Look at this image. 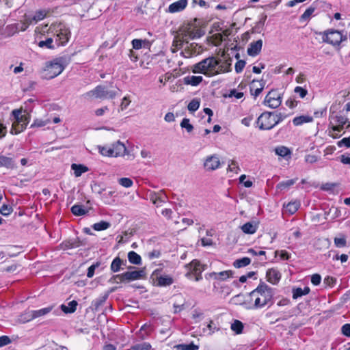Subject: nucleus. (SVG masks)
<instances>
[{"mask_svg": "<svg viewBox=\"0 0 350 350\" xmlns=\"http://www.w3.org/2000/svg\"><path fill=\"white\" fill-rule=\"evenodd\" d=\"M293 298L294 299H297L299 297H301L304 295H308L310 293V288L308 286L301 288H295L293 289Z\"/></svg>", "mask_w": 350, "mask_h": 350, "instance_id": "c85d7f7f", "label": "nucleus"}, {"mask_svg": "<svg viewBox=\"0 0 350 350\" xmlns=\"http://www.w3.org/2000/svg\"><path fill=\"white\" fill-rule=\"evenodd\" d=\"M150 200L157 206H161L167 200V197L163 190L156 193L153 192L150 194Z\"/></svg>", "mask_w": 350, "mask_h": 350, "instance_id": "2eb2a0df", "label": "nucleus"}, {"mask_svg": "<svg viewBox=\"0 0 350 350\" xmlns=\"http://www.w3.org/2000/svg\"><path fill=\"white\" fill-rule=\"evenodd\" d=\"M159 271V269L154 271L152 274L153 280H155V285L157 286H168L174 283V279L167 275H157V273Z\"/></svg>", "mask_w": 350, "mask_h": 350, "instance_id": "4468645a", "label": "nucleus"}, {"mask_svg": "<svg viewBox=\"0 0 350 350\" xmlns=\"http://www.w3.org/2000/svg\"><path fill=\"white\" fill-rule=\"evenodd\" d=\"M67 64L66 59L63 57L55 58L47 63L44 70V78L51 79L56 77L63 72Z\"/></svg>", "mask_w": 350, "mask_h": 350, "instance_id": "423d86ee", "label": "nucleus"}, {"mask_svg": "<svg viewBox=\"0 0 350 350\" xmlns=\"http://www.w3.org/2000/svg\"><path fill=\"white\" fill-rule=\"evenodd\" d=\"M48 12L46 10H38L35 12L33 16H30V19L33 23H37L38 21L43 20L46 16Z\"/></svg>", "mask_w": 350, "mask_h": 350, "instance_id": "c756f323", "label": "nucleus"}, {"mask_svg": "<svg viewBox=\"0 0 350 350\" xmlns=\"http://www.w3.org/2000/svg\"><path fill=\"white\" fill-rule=\"evenodd\" d=\"M221 56L224 57V61L221 62V60L219 59V69H218V71H219V74L221 73V72H230L232 68H231V66H232V59L230 57H226V54L225 53H222V55Z\"/></svg>", "mask_w": 350, "mask_h": 350, "instance_id": "f3484780", "label": "nucleus"}, {"mask_svg": "<svg viewBox=\"0 0 350 350\" xmlns=\"http://www.w3.org/2000/svg\"><path fill=\"white\" fill-rule=\"evenodd\" d=\"M64 245L65 249H70L75 248L79 247L82 243L80 242L79 239L77 240H69L64 242Z\"/></svg>", "mask_w": 350, "mask_h": 350, "instance_id": "09e8293b", "label": "nucleus"}, {"mask_svg": "<svg viewBox=\"0 0 350 350\" xmlns=\"http://www.w3.org/2000/svg\"><path fill=\"white\" fill-rule=\"evenodd\" d=\"M187 0H178L171 3L167 8V11L170 13L181 12L187 7Z\"/></svg>", "mask_w": 350, "mask_h": 350, "instance_id": "6ab92c4d", "label": "nucleus"}, {"mask_svg": "<svg viewBox=\"0 0 350 350\" xmlns=\"http://www.w3.org/2000/svg\"><path fill=\"white\" fill-rule=\"evenodd\" d=\"M346 239L344 236L334 239V244L337 247H343L346 245Z\"/></svg>", "mask_w": 350, "mask_h": 350, "instance_id": "4d7b16f0", "label": "nucleus"}, {"mask_svg": "<svg viewBox=\"0 0 350 350\" xmlns=\"http://www.w3.org/2000/svg\"><path fill=\"white\" fill-rule=\"evenodd\" d=\"M313 121V118L310 116L303 115L293 118V123L295 126H301L304 123H309Z\"/></svg>", "mask_w": 350, "mask_h": 350, "instance_id": "5701e85b", "label": "nucleus"}, {"mask_svg": "<svg viewBox=\"0 0 350 350\" xmlns=\"http://www.w3.org/2000/svg\"><path fill=\"white\" fill-rule=\"evenodd\" d=\"M193 43L190 44V46H187L184 51L181 52V55L186 58H189L192 57L193 55H195L197 54V52L196 50L193 49Z\"/></svg>", "mask_w": 350, "mask_h": 350, "instance_id": "37998d69", "label": "nucleus"}, {"mask_svg": "<svg viewBox=\"0 0 350 350\" xmlns=\"http://www.w3.org/2000/svg\"><path fill=\"white\" fill-rule=\"evenodd\" d=\"M98 149L99 153L105 157H119L129 154L124 144L119 140L111 145L98 146Z\"/></svg>", "mask_w": 350, "mask_h": 350, "instance_id": "39448f33", "label": "nucleus"}, {"mask_svg": "<svg viewBox=\"0 0 350 350\" xmlns=\"http://www.w3.org/2000/svg\"><path fill=\"white\" fill-rule=\"evenodd\" d=\"M13 211L12 206L8 204H3L0 208V213L3 216H8Z\"/></svg>", "mask_w": 350, "mask_h": 350, "instance_id": "5fc2aeb1", "label": "nucleus"}, {"mask_svg": "<svg viewBox=\"0 0 350 350\" xmlns=\"http://www.w3.org/2000/svg\"><path fill=\"white\" fill-rule=\"evenodd\" d=\"M145 275V268H142L139 270L126 271L122 274L116 275L113 277V279H114L117 283L124 282H129L131 281L142 279Z\"/></svg>", "mask_w": 350, "mask_h": 350, "instance_id": "9d476101", "label": "nucleus"}, {"mask_svg": "<svg viewBox=\"0 0 350 350\" xmlns=\"http://www.w3.org/2000/svg\"><path fill=\"white\" fill-rule=\"evenodd\" d=\"M266 276L267 281L272 284H276L281 278V274L279 271L275 269H269L267 270Z\"/></svg>", "mask_w": 350, "mask_h": 350, "instance_id": "aec40b11", "label": "nucleus"}, {"mask_svg": "<svg viewBox=\"0 0 350 350\" xmlns=\"http://www.w3.org/2000/svg\"><path fill=\"white\" fill-rule=\"evenodd\" d=\"M282 103V97L280 94L276 90H271L265 96L264 104L267 107L275 109Z\"/></svg>", "mask_w": 350, "mask_h": 350, "instance_id": "f8f14e48", "label": "nucleus"}, {"mask_svg": "<svg viewBox=\"0 0 350 350\" xmlns=\"http://www.w3.org/2000/svg\"><path fill=\"white\" fill-rule=\"evenodd\" d=\"M341 331L343 335L347 337H350V324L346 323L344 325H342Z\"/></svg>", "mask_w": 350, "mask_h": 350, "instance_id": "774afa93", "label": "nucleus"}, {"mask_svg": "<svg viewBox=\"0 0 350 350\" xmlns=\"http://www.w3.org/2000/svg\"><path fill=\"white\" fill-rule=\"evenodd\" d=\"M227 170L234 174H239L241 171V169L238 162L234 159H232L228 161Z\"/></svg>", "mask_w": 350, "mask_h": 350, "instance_id": "e433bc0d", "label": "nucleus"}, {"mask_svg": "<svg viewBox=\"0 0 350 350\" xmlns=\"http://www.w3.org/2000/svg\"><path fill=\"white\" fill-rule=\"evenodd\" d=\"M275 152L277 155L284 157L291 154L289 149L285 146H279L275 148Z\"/></svg>", "mask_w": 350, "mask_h": 350, "instance_id": "3c124183", "label": "nucleus"}, {"mask_svg": "<svg viewBox=\"0 0 350 350\" xmlns=\"http://www.w3.org/2000/svg\"><path fill=\"white\" fill-rule=\"evenodd\" d=\"M322 35V40L323 42L328 43L333 46L339 45L342 41L347 40V36L342 34L338 30L328 29L320 33Z\"/></svg>", "mask_w": 350, "mask_h": 350, "instance_id": "6e6552de", "label": "nucleus"}, {"mask_svg": "<svg viewBox=\"0 0 350 350\" xmlns=\"http://www.w3.org/2000/svg\"><path fill=\"white\" fill-rule=\"evenodd\" d=\"M297 180V178H295L280 182L277 185L276 188L278 189H280V191L284 190L290 187L291 186L293 185Z\"/></svg>", "mask_w": 350, "mask_h": 350, "instance_id": "58836bf2", "label": "nucleus"}, {"mask_svg": "<svg viewBox=\"0 0 350 350\" xmlns=\"http://www.w3.org/2000/svg\"><path fill=\"white\" fill-rule=\"evenodd\" d=\"M71 168L74 170V174L76 177L80 176L83 173H85L88 170V168L86 166L75 163L72 164Z\"/></svg>", "mask_w": 350, "mask_h": 350, "instance_id": "473e14b6", "label": "nucleus"}, {"mask_svg": "<svg viewBox=\"0 0 350 350\" xmlns=\"http://www.w3.org/2000/svg\"><path fill=\"white\" fill-rule=\"evenodd\" d=\"M133 49L139 50L142 48L149 47L150 42L148 40L133 39L131 42Z\"/></svg>", "mask_w": 350, "mask_h": 350, "instance_id": "a878e982", "label": "nucleus"}, {"mask_svg": "<svg viewBox=\"0 0 350 350\" xmlns=\"http://www.w3.org/2000/svg\"><path fill=\"white\" fill-rule=\"evenodd\" d=\"M33 22L31 21L30 19V16H24V20L23 21H22L21 23H18V29L21 30V31H25L28 27L32 24Z\"/></svg>", "mask_w": 350, "mask_h": 350, "instance_id": "49530a36", "label": "nucleus"}, {"mask_svg": "<svg viewBox=\"0 0 350 350\" xmlns=\"http://www.w3.org/2000/svg\"><path fill=\"white\" fill-rule=\"evenodd\" d=\"M107 297H108V295H105L100 296L99 297H98L97 299L94 300L92 301V306H94V310H97L100 308V306H101L105 302Z\"/></svg>", "mask_w": 350, "mask_h": 350, "instance_id": "79ce46f5", "label": "nucleus"}, {"mask_svg": "<svg viewBox=\"0 0 350 350\" xmlns=\"http://www.w3.org/2000/svg\"><path fill=\"white\" fill-rule=\"evenodd\" d=\"M109 227H110V224L109 222L105 221H101L100 222L95 223L92 226L93 229L96 231L104 230L109 228Z\"/></svg>", "mask_w": 350, "mask_h": 350, "instance_id": "a18cd8bd", "label": "nucleus"}, {"mask_svg": "<svg viewBox=\"0 0 350 350\" xmlns=\"http://www.w3.org/2000/svg\"><path fill=\"white\" fill-rule=\"evenodd\" d=\"M129 261L133 265H139L142 264V258L134 251H131L128 253Z\"/></svg>", "mask_w": 350, "mask_h": 350, "instance_id": "7c9ffc66", "label": "nucleus"}, {"mask_svg": "<svg viewBox=\"0 0 350 350\" xmlns=\"http://www.w3.org/2000/svg\"><path fill=\"white\" fill-rule=\"evenodd\" d=\"M122 265L123 261L119 257H116L113 260L110 269L111 271L114 273L118 272L121 269V266Z\"/></svg>", "mask_w": 350, "mask_h": 350, "instance_id": "ea45409f", "label": "nucleus"}, {"mask_svg": "<svg viewBox=\"0 0 350 350\" xmlns=\"http://www.w3.org/2000/svg\"><path fill=\"white\" fill-rule=\"evenodd\" d=\"M180 125L181 128L185 129L188 133H191L193 130V126L190 123V120L188 118H183Z\"/></svg>", "mask_w": 350, "mask_h": 350, "instance_id": "603ef678", "label": "nucleus"}, {"mask_svg": "<svg viewBox=\"0 0 350 350\" xmlns=\"http://www.w3.org/2000/svg\"><path fill=\"white\" fill-rule=\"evenodd\" d=\"M71 212L76 216H82L87 214L88 211L84 208L82 205L75 204L71 207Z\"/></svg>", "mask_w": 350, "mask_h": 350, "instance_id": "2f4dec72", "label": "nucleus"}, {"mask_svg": "<svg viewBox=\"0 0 350 350\" xmlns=\"http://www.w3.org/2000/svg\"><path fill=\"white\" fill-rule=\"evenodd\" d=\"M294 91L296 94H299L301 98H304L308 94V91L300 86L296 87Z\"/></svg>", "mask_w": 350, "mask_h": 350, "instance_id": "0e129e2a", "label": "nucleus"}, {"mask_svg": "<svg viewBox=\"0 0 350 350\" xmlns=\"http://www.w3.org/2000/svg\"><path fill=\"white\" fill-rule=\"evenodd\" d=\"M220 159L217 154L207 156L203 163V167L206 171H214L219 168Z\"/></svg>", "mask_w": 350, "mask_h": 350, "instance_id": "ddd939ff", "label": "nucleus"}, {"mask_svg": "<svg viewBox=\"0 0 350 350\" xmlns=\"http://www.w3.org/2000/svg\"><path fill=\"white\" fill-rule=\"evenodd\" d=\"M187 267L191 271V273L186 274L187 276H189L191 274L202 273L206 269V265L201 264L198 260H193L187 265Z\"/></svg>", "mask_w": 350, "mask_h": 350, "instance_id": "dca6fc26", "label": "nucleus"}, {"mask_svg": "<svg viewBox=\"0 0 350 350\" xmlns=\"http://www.w3.org/2000/svg\"><path fill=\"white\" fill-rule=\"evenodd\" d=\"M337 145L338 147H346L349 148L350 147V137H345L342 139L341 140L338 141L337 142Z\"/></svg>", "mask_w": 350, "mask_h": 350, "instance_id": "e2e57ef3", "label": "nucleus"}, {"mask_svg": "<svg viewBox=\"0 0 350 350\" xmlns=\"http://www.w3.org/2000/svg\"><path fill=\"white\" fill-rule=\"evenodd\" d=\"M14 168V161L10 158L0 154V167Z\"/></svg>", "mask_w": 350, "mask_h": 350, "instance_id": "bb28decb", "label": "nucleus"}, {"mask_svg": "<svg viewBox=\"0 0 350 350\" xmlns=\"http://www.w3.org/2000/svg\"><path fill=\"white\" fill-rule=\"evenodd\" d=\"M259 83H260V87L259 88H256L254 90H251L252 94L254 97H257L262 92V91L263 90L264 83L262 81H260Z\"/></svg>", "mask_w": 350, "mask_h": 350, "instance_id": "338daca9", "label": "nucleus"}, {"mask_svg": "<svg viewBox=\"0 0 350 350\" xmlns=\"http://www.w3.org/2000/svg\"><path fill=\"white\" fill-rule=\"evenodd\" d=\"M251 262V260L248 257H243L242 258H239L233 262V266L236 268H241L246 267L247 265H250Z\"/></svg>", "mask_w": 350, "mask_h": 350, "instance_id": "4c0bfd02", "label": "nucleus"}, {"mask_svg": "<svg viewBox=\"0 0 350 350\" xmlns=\"http://www.w3.org/2000/svg\"><path fill=\"white\" fill-rule=\"evenodd\" d=\"M48 34L53 36L55 42L58 47L65 45L70 37V31L62 24L51 25L47 30Z\"/></svg>", "mask_w": 350, "mask_h": 350, "instance_id": "7ed1b4c3", "label": "nucleus"}, {"mask_svg": "<svg viewBox=\"0 0 350 350\" xmlns=\"http://www.w3.org/2000/svg\"><path fill=\"white\" fill-rule=\"evenodd\" d=\"M200 37L198 30H195L193 27L189 25L180 28L178 36L173 42L172 51L173 53L176 52L179 46H181L184 43H188L189 40L194 39Z\"/></svg>", "mask_w": 350, "mask_h": 350, "instance_id": "0eeeda50", "label": "nucleus"}, {"mask_svg": "<svg viewBox=\"0 0 350 350\" xmlns=\"http://www.w3.org/2000/svg\"><path fill=\"white\" fill-rule=\"evenodd\" d=\"M273 297L272 288L266 284L261 283L250 293V301L253 303V308L260 309L272 306Z\"/></svg>", "mask_w": 350, "mask_h": 350, "instance_id": "f257e3e1", "label": "nucleus"}, {"mask_svg": "<svg viewBox=\"0 0 350 350\" xmlns=\"http://www.w3.org/2000/svg\"><path fill=\"white\" fill-rule=\"evenodd\" d=\"M300 203L298 201L290 202L284 207L286 211L288 212L291 215L294 214L299 208Z\"/></svg>", "mask_w": 350, "mask_h": 350, "instance_id": "f704fd0d", "label": "nucleus"}, {"mask_svg": "<svg viewBox=\"0 0 350 350\" xmlns=\"http://www.w3.org/2000/svg\"><path fill=\"white\" fill-rule=\"evenodd\" d=\"M257 124L260 130H270L275 126L273 112H264L257 119Z\"/></svg>", "mask_w": 350, "mask_h": 350, "instance_id": "9b49d317", "label": "nucleus"}, {"mask_svg": "<svg viewBox=\"0 0 350 350\" xmlns=\"http://www.w3.org/2000/svg\"><path fill=\"white\" fill-rule=\"evenodd\" d=\"M117 96L116 91H108L105 86L97 85L93 90L85 93L83 96L85 98L95 97L96 98H113Z\"/></svg>", "mask_w": 350, "mask_h": 350, "instance_id": "1a4fd4ad", "label": "nucleus"}, {"mask_svg": "<svg viewBox=\"0 0 350 350\" xmlns=\"http://www.w3.org/2000/svg\"><path fill=\"white\" fill-rule=\"evenodd\" d=\"M150 331H151L150 326L148 325L144 324L143 326H142V327L137 332L138 338H139L141 339L146 338L150 334Z\"/></svg>", "mask_w": 350, "mask_h": 350, "instance_id": "c9c22d12", "label": "nucleus"}, {"mask_svg": "<svg viewBox=\"0 0 350 350\" xmlns=\"http://www.w3.org/2000/svg\"><path fill=\"white\" fill-rule=\"evenodd\" d=\"M200 102L198 98H193L189 103L187 108L188 110L191 112H194L197 111L200 107Z\"/></svg>", "mask_w": 350, "mask_h": 350, "instance_id": "8fccbe9b", "label": "nucleus"}, {"mask_svg": "<svg viewBox=\"0 0 350 350\" xmlns=\"http://www.w3.org/2000/svg\"><path fill=\"white\" fill-rule=\"evenodd\" d=\"M332 118L334 122L336 124L332 128L333 130L336 131H340L343 129L344 125L347 122V118L345 116L341 115H336Z\"/></svg>", "mask_w": 350, "mask_h": 350, "instance_id": "412c9836", "label": "nucleus"}, {"mask_svg": "<svg viewBox=\"0 0 350 350\" xmlns=\"http://www.w3.org/2000/svg\"><path fill=\"white\" fill-rule=\"evenodd\" d=\"M118 183L125 188H129L133 185V180L129 178H121L118 180Z\"/></svg>", "mask_w": 350, "mask_h": 350, "instance_id": "864d4df0", "label": "nucleus"}, {"mask_svg": "<svg viewBox=\"0 0 350 350\" xmlns=\"http://www.w3.org/2000/svg\"><path fill=\"white\" fill-rule=\"evenodd\" d=\"M50 121L49 120H42L37 119L34 120L33 123L31 125V127H42L46 125Z\"/></svg>", "mask_w": 350, "mask_h": 350, "instance_id": "052dcab7", "label": "nucleus"}, {"mask_svg": "<svg viewBox=\"0 0 350 350\" xmlns=\"http://www.w3.org/2000/svg\"><path fill=\"white\" fill-rule=\"evenodd\" d=\"M219 60L211 56L193 64L191 66V71L193 73H200L211 77L219 75Z\"/></svg>", "mask_w": 350, "mask_h": 350, "instance_id": "f03ea898", "label": "nucleus"}, {"mask_svg": "<svg viewBox=\"0 0 350 350\" xmlns=\"http://www.w3.org/2000/svg\"><path fill=\"white\" fill-rule=\"evenodd\" d=\"M262 46V40H258L255 42H252L250 44L247 52L250 56H256L261 51Z\"/></svg>", "mask_w": 350, "mask_h": 350, "instance_id": "a211bd4d", "label": "nucleus"}, {"mask_svg": "<svg viewBox=\"0 0 350 350\" xmlns=\"http://www.w3.org/2000/svg\"><path fill=\"white\" fill-rule=\"evenodd\" d=\"M232 276V271L230 270L223 271L218 273L217 280H225Z\"/></svg>", "mask_w": 350, "mask_h": 350, "instance_id": "6e6d98bb", "label": "nucleus"}, {"mask_svg": "<svg viewBox=\"0 0 350 350\" xmlns=\"http://www.w3.org/2000/svg\"><path fill=\"white\" fill-rule=\"evenodd\" d=\"M77 305V301L72 300L68 304V306L64 304L61 305V309L66 314L73 313L76 311Z\"/></svg>", "mask_w": 350, "mask_h": 350, "instance_id": "cd10ccee", "label": "nucleus"}, {"mask_svg": "<svg viewBox=\"0 0 350 350\" xmlns=\"http://www.w3.org/2000/svg\"><path fill=\"white\" fill-rule=\"evenodd\" d=\"M242 231L245 234H254L257 230V227L252 222H247L241 226Z\"/></svg>", "mask_w": 350, "mask_h": 350, "instance_id": "72a5a7b5", "label": "nucleus"}, {"mask_svg": "<svg viewBox=\"0 0 350 350\" xmlns=\"http://www.w3.org/2000/svg\"><path fill=\"white\" fill-rule=\"evenodd\" d=\"M53 309V306L44 308L37 310H31L30 319H36L49 314Z\"/></svg>", "mask_w": 350, "mask_h": 350, "instance_id": "393cba45", "label": "nucleus"}, {"mask_svg": "<svg viewBox=\"0 0 350 350\" xmlns=\"http://www.w3.org/2000/svg\"><path fill=\"white\" fill-rule=\"evenodd\" d=\"M12 115L14 119L10 133L12 134L16 135L21 133L26 129L30 120V116L25 111L23 113L22 109L13 110L12 111Z\"/></svg>", "mask_w": 350, "mask_h": 350, "instance_id": "20e7f679", "label": "nucleus"}, {"mask_svg": "<svg viewBox=\"0 0 350 350\" xmlns=\"http://www.w3.org/2000/svg\"><path fill=\"white\" fill-rule=\"evenodd\" d=\"M279 254L282 260H288L291 254L286 250L275 251V255Z\"/></svg>", "mask_w": 350, "mask_h": 350, "instance_id": "69168bd1", "label": "nucleus"}, {"mask_svg": "<svg viewBox=\"0 0 350 350\" xmlns=\"http://www.w3.org/2000/svg\"><path fill=\"white\" fill-rule=\"evenodd\" d=\"M243 329V324L239 320H234L231 324V329L236 334H239L242 332Z\"/></svg>", "mask_w": 350, "mask_h": 350, "instance_id": "c03bdc74", "label": "nucleus"}, {"mask_svg": "<svg viewBox=\"0 0 350 350\" xmlns=\"http://www.w3.org/2000/svg\"><path fill=\"white\" fill-rule=\"evenodd\" d=\"M38 46L40 48H46L49 49H54L58 47L57 46H56L54 37H49L47 38L45 40L40 41L38 42Z\"/></svg>", "mask_w": 350, "mask_h": 350, "instance_id": "b1692460", "label": "nucleus"}, {"mask_svg": "<svg viewBox=\"0 0 350 350\" xmlns=\"http://www.w3.org/2000/svg\"><path fill=\"white\" fill-rule=\"evenodd\" d=\"M176 350H198L199 346L194 345L193 342L190 344H180L175 346Z\"/></svg>", "mask_w": 350, "mask_h": 350, "instance_id": "a19ab883", "label": "nucleus"}, {"mask_svg": "<svg viewBox=\"0 0 350 350\" xmlns=\"http://www.w3.org/2000/svg\"><path fill=\"white\" fill-rule=\"evenodd\" d=\"M183 81L186 85L197 86L203 81V77L202 76L189 75L184 77Z\"/></svg>", "mask_w": 350, "mask_h": 350, "instance_id": "4be33fe9", "label": "nucleus"}, {"mask_svg": "<svg viewBox=\"0 0 350 350\" xmlns=\"http://www.w3.org/2000/svg\"><path fill=\"white\" fill-rule=\"evenodd\" d=\"M273 117H274V122H275V125H277L278 123L283 121L287 117V116L282 113H273Z\"/></svg>", "mask_w": 350, "mask_h": 350, "instance_id": "680f3d73", "label": "nucleus"}, {"mask_svg": "<svg viewBox=\"0 0 350 350\" xmlns=\"http://www.w3.org/2000/svg\"><path fill=\"white\" fill-rule=\"evenodd\" d=\"M246 64L245 61L244 60H239L236 64L234 66V69L237 73H241L243 68H245Z\"/></svg>", "mask_w": 350, "mask_h": 350, "instance_id": "13d9d810", "label": "nucleus"}, {"mask_svg": "<svg viewBox=\"0 0 350 350\" xmlns=\"http://www.w3.org/2000/svg\"><path fill=\"white\" fill-rule=\"evenodd\" d=\"M314 12V8L310 7L308 9L306 10V11L303 13V14L301 16V18L304 21H306L308 19L310 16L313 14Z\"/></svg>", "mask_w": 350, "mask_h": 350, "instance_id": "bf43d9fd", "label": "nucleus"}, {"mask_svg": "<svg viewBox=\"0 0 350 350\" xmlns=\"http://www.w3.org/2000/svg\"><path fill=\"white\" fill-rule=\"evenodd\" d=\"M152 346L148 342L138 343L133 345L131 350H151Z\"/></svg>", "mask_w": 350, "mask_h": 350, "instance_id": "de8ad7c7", "label": "nucleus"}]
</instances>
